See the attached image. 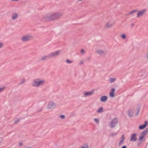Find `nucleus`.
<instances>
[{
  "mask_svg": "<svg viewBox=\"0 0 148 148\" xmlns=\"http://www.w3.org/2000/svg\"><path fill=\"white\" fill-rule=\"evenodd\" d=\"M63 15L62 12H50L45 14L43 19L46 21H55L61 18Z\"/></svg>",
  "mask_w": 148,
  "mask_h": 148,
  "instance_id": "nucleus-1",
  "label": "nucleus"
},
{
  "mask_svg": "<svg viewBox=\"0 0 148 148\" xmlns=\"http://www.w3.org/2000/svg\"><path fill=\"white\" fill-rule=\"evenodd\" d=\"M45 83V79L37 78L33 80L32 84L33 87H38L40 86H43Z\"/></svg>",
  "mask_w": 148,
  "mask_h": 148,
  "instance_id": "nucleus-2",
  "label": "nucleus"
},
{
  "mask_svg": "<svg viewBox=\"0 0 148 148\" xmlns=\"http://www.w3.org/2000/svg\"><path fill=\"white\" fill-rule=\"evenodd\" d=\"M34 37L32 36L28 35L23 36L21 38V41L23 42H26L33 39Z\"/></svg>",
  "mask_w": 148,
  "mask_h": 148,
  "instance_id": "nucleus-3",
  "label": "nucleus"
},
{
  "mask_svg": "<svg viewBox=\"0 0 148 148\" xmlns=\"http://www.w3.org/2000/svg\"><path fill=\"white\" fill-rule=\"evenodd\" d=\"M109 20L106 22L104 26V27L105 29H108L112 27L114 24V22H111V18L109 19Z\"/></svg>",
  "mask_w": 148,
  "mask_h": 148,
  "instance_id": "nucleus-4",
  "label": "nucleus"
},
{
  "mask_svg": "<svg viewBox=\"0 0 148 148\" xmlns=\"http://www.w3.org/2000/svg\"><path fill=\"white\" fill-rule=\"evenodd\" d=\"M61 52L60 50H58L56 51L52 52L49 54V58H51L52 57H55L58 56Z\"/></svg>",
  "mask_w": 148,
  "mask_h": 148,
  "instance_id": "nucleus-5",
  "label": "nucleus"
},
{
  "mask_svg": "<svg viewBox=\"0 0 148 148\" xmlns=\"http://www.w3.org/2000/svg\"><path fill=\"white\" fill-rule=\"evenodd\" d=\"M56 106V104L53 101H50L48 103L47 108L48 109H52L53 108Z\"/></svg>",
  "mask_w": 148,
  "mask_h": 148,
  "instance_id": "nucleus-6",
  "label": "nucleus"
},
{
  "mask_svg": "<svg viewBox=\"0 0 148 148\" xmlns=\"http://www.w3.org/2000/svg\"><path fill=\"white\" fill-rule=\"evenodd\" d=\"M146 11V10L145 9L139 11L137 14V17L139 18L143 16L145 13Z\"/></svg>",
  "mask_w": 148,
  "mask_h": 148,
  "instance_id": "nucleus-7",
  "label": "nucleus"
},
{
  "mask_svg": "<svg viewBox=\"0 0 148 148\" xmlns=\"http://www.w3.org/2000/svg\"><path fill=\"white\" fill-rule=\"evenodd\" d=\"M118 122V120L116 118L114 119L110 122V126L111 128H113L116 126Z\"/></svg>",
  "mask_w": 148,
  "mask_h": 148,
  "instance_id": "nucleus-8",
  "label": "nucleus"
},
{
  "mask_svg": "<svg viewBox=\"0 0 148 148\" xmlns=\"http://www.w3.org/2000/svg\"><path fill=\"white\" fill-rule=\"evenodd\" d=\"M148 131V130L146 129L145 130L143 131L140 135L139 137V140H141L144 138L145 134L147 133Z\"/></svg>",
  "mask_w": 148,
  "mask_h": 148,
  "instance_id": "nucleus-9",
  "label": "nucleus"
},
{
  "mask_svg": "<svg viewBox=\"0 0 148 148\" xmlns=\"http://www.w3.org/2000/svg\"><path fill=\"white\" fill-rule=\"evenodd\" d=\"M94 91H91L88 92L84 91L83 92L84 94L83 97H86L88 96H91L94 93Z\"/></svg>",
  "mask_w": 148,
  "mask_h": 148,
  "instance_id": "nucleus-10",
  "label": "nucleus"
},
{
  "mask_svg": "<svg viewBox=\"0 0 148 148\" xmlns=\"http://www.w3.org/2000/svg\"><path fill=\"white\" fill-rule=\"evenodd\" d=\"M134 110V108H132L128 110V114L130 117H131L132 116Z\"/></svg>",
  "mask_w": 148,
  "mask_h": 148,
  "instance_id": "nucleus-11",
  "label": "nucleus"
},
{
  "mask_svg": "<svg viewBox=\"0 0 148 148\" xmlns=\"http://www.w3.org/2000/svg\"><path fill=\"white\" fill-rule=\"evenodd\" d=\"M125 137L123 134L122 135L121 138V140L119 143V145L121 146L123 144V142L124 141Z\"/></svg>",
  "mask_w": 148,
  "mask_h": 148,
  "instance_id": "nucleus-12",
  "label": "nucleus"
},
{
  "mask_svg": "<svg viewBox=\"0 0 148 148\" xmlns=\"http://www.w3.org/2000/svg\"><path fill=\"white\" fill-rule=\"evenodd\" d=\"M136 134H133L131 136L130 141H136L137 140V139L136 137Z\"/></svg>",
  "mask_w": 148,
  "mask_h": 148,
  "instance_id": "nucleus-13",
  "label": "nucleus"
},
{
  "mask_svg": "<svg viewBox=\"0 0 148 148\" xmlns=\"http://www.w3.org/2000/svg\"><path fill=\"white\" fill-rule=\"evenodd\" d=\"M96 53L99 55H103L105 54V51L104 50L99 49L96 51Z\"/></svg>",
  "mask_w": 148,
  "mask_h": 148,
  "instance_id": "nucleus-14",
  "label": "nucleus"
},
{
  "mask_svg": "<svg viewBox=\"0 0 148 148\" xmlns=\"http://www.w3.org/2000/svg\"><path fill=\"white\" fill-rule=\"evenodd\" d=\"M115 88L112 89L110 92V96L111 97H113L114 96Z\"/></svg>",
  "mask_w": 148,
  "mask_h": 148,
  "instance_id": "nucleus-15",
  "label": "nucleus"
},
{
  "mask_svg": "<svg viewBox=\"0 0 148 148\" xmlns=\"http://www.w3.org/2000/svg\"><path fill=\"white\" fill-rule=\"evenodd\" d=\"M108 98L106 96H103L100 98V100L102 102H105L107 100Z\"/></svg>",
  "mask_w": 148,
  "mask_h": 148,
  "instance_id": "nucleus-16",
  "label": "nucleus"
},
{
  "mask_svg": "<svg viewBox=\"0 0 148 148\" xmlns=\"http://www.w3.org/2000/svg\"><path fill=\"white\" fill-rule=\"evenodd\" d=\"M147 121H146L145 122V123L144 124L140 125L139 127V128L140 129H143L146 127L147 125Z\"/></svg>",
  "mask_w": 148,
  "mask_h": 148,
  "instance_id": "nucleus-17",
  "label": "nucleus"
},
{
  "mask_svg": "<svg viewBox=\"0 0 148 148\" xmlns=\"http://www.w3.org/2000/svg\"><path fill=\"white\" fill-rule=\"evenodd\" d=\"M18 17V15L17 13H13L12 14V18L13 20L16 19Z\"/></svg>",
  "mask_w": 148,
  "mask_h": 148,
  "instance_id": "nucleus-18",
  "label": "nucleus"
},
{
  "mask_svg": "<svg viewBox=\"0 0 148 148\" xmlns=\"http://www.w3.org/2000/svg\"><path fill=\"white\" fill-rule=\"evenodd\" d=\"M79 148H89V147L88 144L84 143Z\"/></svg>",
  "mask_w": 148,
  "mask_h": 148,
  "instance_id": "nucleus-19",
  "label": "nucleus"
},
{
  "mask_svg": "<svg viewBox=\"0 0 148 148\" xmlns=\"http://www.w3.org/2000/svg\"><path fill=\"white\" fill-rule=\"evenodd\" d=\"M103 111V109L102 107L99 108L97 111V112L98 113H101Z\"/></svg>",
  "mask_w": 148,
  "mask_h": 148,
  "instance_id": "nucleus-20",
  "label": "nucleus"
},
{
  "mask_svg": "<svg viewBox=\"0 0 148 148\" xmlns=\"http://www.w3.org/2000/svg\"><path fill=\"white\" fill-rule=\"evenodd\" d=\"M48 58H49V55L48 56H42L40 60L42 61H44L46 60Z\"/></svg>",
  "mask_w": 148,
  "mask_h": 148,
  "instance_id": "nucleus-21",
  "label": "nucleus"
},
{
  "mask_svg": "<svg viewBox=\"0 0 148 148\" xmlns=\"http://www.w3.org/2000/svg\"><path fill=\"white\" fill-rule=\"evenodd\" d=\"M138 12V11L137 10H132L131 12H130L128 14V15H130L132 14H134L136 12Z\"/></svg>",
  "mask_w": 148,
  "mask_h": 148,
  "instance_id": "nucleus-22",
  "label": "nucleus"
},
{
  "mask_svg": "<svg viewBox=\"0 0 148 148\" xmlns=\"http://www.w3.org/2000/svg\"><path fill=\"white\" fill-rule=\"evenodd\" d=\"M116 80L115 78H110V82L112 83L114 82Z\"/></svg>",
  "mask_w": 148,
  "mask_h": 148,
  "instance_id": "nucleus-23",
  "label": "nucleus"
},
{
  "mask_svg": "<svg viewBox=\"0 0 148 148\" xmlns=\"http://www.w3.org/2000/svg\"><path fill=\"white\" fill-rule=\"evenodd\" d=\"M120 37L123 39H125L126 38V36L125 34H123L120 36Z\"/></svg>",
  "mask_w": 148,
  "mask_h": 148,
  "instance_id": "nucleus-24",
  "label": "nucleus"
},
{
  "mask_svg": "<svg viewBox=\"0 0 148 148\" xmlns=\"http://www.w3.org/2000/svg\"><path fill=\"white\" fill-rule=\"evenodd\" d=\"M25 82V80L24 79H23L21 80V82L19 83V85L22 84L23 83H24Z\"/></svg>",
  "mask_w": 148,
  "mask_h": 148,
  "instance_id": "nucleus-25",
  "label": "nucleus"
},
{
  "mask_svg": "<svg viewBox=\"0 0 148 148\" xmlns=\"http://www.w3.org/2000/svg\"><path fill=\"white\" fill-rule=\"evenodd\" d=\"M5 89V87L0 88V93L3 91Z\"/></svg>",
  "mask_w": 148,
  "mask_h": 148,
  "instance_id": "nucleus-26",
  "label": "nucleus"
},
{
  "mask_svg": "<svg viewBox=\"0 0 148 148\" xmlns=\"http://www.w3.org/2000/svg\"><path fill=\"white\" fill-rule=\"evenodd\" d=\"M117 133H112L110 135V136H111V137H114V136H116L117 134Z\"/></svg>",
  "mask_w": 148,
  "mask_h": 148,
  "instance_id": "nucleus-27",
  "label": "nucleus"
},
{
  "mask_svg": "<svg viewBox=\"0 0 148 148\" xmlns=\"http://www.w3.org/2000/svg\"><path fill=\"white\" fill-rule=\"evenodd\" d=\"M19 120L18 119H15L14 121V123L15 124H16L19 122Z\"/></svg>",
  "mask_w": 148,
  "mask_h": 148,
  "instance_id": "nucleus-28",
  "label": "nucleus"
},
{
  "mask_svg": "<svg viewBox=\"0 0 148 148\" xmlns=\"http://www.w3.org/2000/svg\"><path fill=\"white\" fill-rule=\"evenodd\" d=\"M66 62L68 63H71L73 62V61L70 60L69 59H67L66 60Z\"/></svg>",
  "mask_w": 148,
  "mask_h": 148,
  "instance_id": "nucleus-29",
  "label": "nucleus"
},
{
  "mask_svg": "<svg viewBox=\"0 0 148 148\" xmlns=\"http://www.w3.org/2000/svg\"><path fill=\"white\" fill-rule=\"evenodd\" d=\"M94 121L96 122L97 124H99V120L95 118L94 119Z\"/></svg>",
  "mask_w": 148,
  "mask_h": 148,
  "instance_id": "nucleus-30",
  "label": "nucleus"
},
{
  "mask_svg": "<svg viewBox=\"0 0 148 148\" xmlns=\"http://www.w3.org/2000/svg\"><path fill=\"white\" fill-rule=\"evenodd\" d=\"M81 52L82 54H85V51L84 49H82L81 50Z\"/></svg>",
  "mask_w": 148,
  "mask_h": 148,
  "instance_id": "nucleus-31",
  "label": "nucleus"
},
{
  "mask_svg": "<svg viewBox=\"0 0 148 148\" xmlns=\"http://www.w3.org/2000/svg\"><path fill=\"white\" fill-rule=\"evenodd\" d=\"M60 117L62 119H64L65 118V116L63 115H60Z\"/></svg>",
  "mask_w": 148,
  "mask_h": 148,
  "instance_id": "nucleus-32",
  "label": "nucleus"
},
{
  "mask_svg": "<svg viewBox=\"0 0 148 148\" xmlns=\"http://www.w3.org/2000/svg\"><path fill=\"white\" fill-rule=\"evenodd\" d=\"M43 109V108H40L38 109L37 110L38 112H40Z\"/></svg>",
  "mask_w": 148,
  "mask_h": 148,
  "instance_id": "nucleus-33",
  "label": "nucleus"
},
{
  "mask_svg": "<svg viewBox=\"0 0 148 148\" xmlns=\"http://www.w3.org/2000/svg\"><path fill=\"white\" fill-rule=\"evenodd\" d=\"M139 109H138L137 110V112H136V116H137L138 115V114L139 113Z\"/></svg>",
  "mask_w": 148,
  "mask_h": 148,
  "instance_id": "nucleus-34",
  "label": "nucleus"
},
{
  "mask_svg": "<svg viewBox=\"0 0 148 148\" xmlns=\"http://www.w3.org/2000/svg\"><path fill=\"white\" fill-rule=\"evenodd\" d=\"M3 46V44L2 43H0V48L2 47Z\"/></svg>",
  "mask_w": 148,
  "mask_h": 148,
  "instance_id": "nucleus-35",
  "label": "nucleus"
},
{
  "mask_svg": "<svg viewBox=\"0 0 148 148\" xmlns=\"http://www.w3.org/2000/svg\"><path fill=\"white\" fill-rule=\"evenodd\" d=\"M23 144L22 142H20L19 143V145L20 146H22Z\"/></svg>",
  "mask_w": 148,
  "mask_h": 148,
  "instance_id": "nucleus-36",
  "label": "nucleus"
},
{
  "mask_svg": "<svg viewBox=\"0 0 148 148\" xmlns=\"http://www.w3.org/2000/svg\"><path fill=\"white\" fill-rule=\"evenodd\" d=\"M80 63L81 64H82L84 63V61H80Z\"/></svg>",
  "mask_w": 148,
  "mask_h": 148,
  "instance_id": "nucleus-37",
  "label": "nucleus"
},
{
  "mask_svg": "<svg viewBox=\"0 0 148 148\" xmlns=\"http://www.w3.org/2000/svg\"><path fill=\"white\" fill-rule=\"evenodd\" d=\"M121 148H127V146H124Z\"/></svg>",
  "mask_w": 148,
  "mask_h": 148,
  "instance_id": "nucleus-38",
  "label": "nucleus"
},
{
  "mask_svg": "<svg viewBox=\"0 0 148 148\" xmlns=\"http://www.w3.org/2000/svg\"><path fill=\"white\" fill-rule=\"evenodd\" d=\"M146 57L147 58H148V53L146 55Z\"/></svg>",
  "mask_w": 148,
  "mask_h": 148,
  "instance_id": "nucleus-39",
  "label": "nucleus"
},
{
  "mask_svg": "<svg viewBox=\"0 0 148 148\" xmlns=\"http://www.w3.org/2000/svg\"><path fill=\"white\" fill-rule=\"evenodd\" d=\"M87 59L88 60H89L90 59V58L89 57H88L87 58Z\"/></svg>",
  "mask_w": 148,
  "mask_h": 148,
  "instance_id": "nucleus-40",
  "label": "nucleus"
},
{
  "mask_svg": "<svg viewBox=\"0 0 148 148\" xmlns=\"http://www.w3.org/2000/svg\"><path fill=\"white\" fill-rule=\"evenodd\" d=\"M19 0H11L12 1H18Z\"/></svg>",
  "mask_w": 148,
  "mask_h": 148,
  "instance_id": "nucleus-41",
  "label": "nucleus"
}]
</instances>
